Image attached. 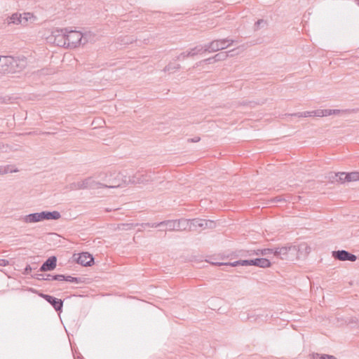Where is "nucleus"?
I'll list each match as a JSON object with an SVG mask.
<instances>
[{"mask_svg":"<svg viewBox=\"0 0 359 359\" xmlns=\"http://www.w3.org/2000/svg\"><path fill=\"white\" fill-rule=\"evenodd\" d=\"M103 189H116L118 187L128 185V172L116 170L104 172Z\"/></svg>","mask_w":359,"mask_h":359,"instance_id":"nucleus-1","label":"nucleus"},{"mask_svg":"<svg viewBox=\"0 0 359 359\" xmlns=\"http://www.w3.org/2000/svg\"><path fill=\"white\" fill-rule=\"evenodd\" d=\"M302 249L305 250L307 253H309L310 248L306 244H302L298 247L289 245L274 248L273 256L283 260H292L293 256L296 255Z\"/></svg>","mask_w":359,"mask_h":359,"instance_id":"nucleus-2","label":"nucleus"},{"mask_svg":"<svg viewBox=\"0 0 359 359\" xmlns=\"http://www.w3.org/2000/svg\"><path fill=\"white\" fill-rule=\"evenodd\" d=\"M61 217V213L58 211H42L25 215L21 219L26 224H33L43 220H57Z\"/></svg>","mask_w":359,"mask_h":359,"instance_id":"nucleus-3","label":"nucleus"},{"mask_svg":"<svg viewBox=\"0 0 359 359\" xmlns=\"http://www.w3.org/2000/svg\"><path fill=\"white\" fill-rule=\"evenodd\" d=\"M155 172L151 170L141 171L138 170L133 176L128 175L129 184H147L158 180Z\"/></svg>","mask_w":359,"mask_h":359,"instance_id":"nucleus-4","label":"nucleus"},{"mask_svg":"<svg viewBox=\"0 0 359 359\" xmlns=\"http://www.w3.org/2000/svg\"><path fill=\"white\" fill-rule=\"evenodd\" d=\"M219 265H226L234 267L238 266H255L260 268H268L271 266V262L266 258H256L252 259H241L229 262L228 264H219Z\"/></svg>","mask_w":359,"mask_h":359,"instance_id":"nucleus-5","label":"nucleus"},{"mask_svg":"<svg viewBox=\"0 0 359 359\" xmlns=\"http://www.w3.org/2000/svg\"><path fill=\"white\" fill-rule=\"evenodd\" d=\"M234 40L229 38L212 40L209 43L203 46L204 53H215L219 50H222L229 47L233 44Z\"/></svg>","mask_w":359,"mask_h":359,"instance_id":"nucleus-6","label":"nucleus"},{"mask_svg":"<svg viewBox=\"0 0 359 359\" xmlns=\"http://www.w3.org/2000/svg\"><path fill=\"white\" fill-rule=\"evenodd\" d=\"M331 177L340 183L357 182V180H359V172H335L334 176Z\"/></svg>","mask_w":359,"mask_h":359,"instance_id":"nucleus-7","label":"nucleus"},{"mask_svg":"<svg viewBox=\"0 0 359 359\" xmlns=\"http://www.w3.org/2000/svg\"><path fill=\"white\" fill-rule=\"evenodd\" d=\"M18 66V61L13 56L6 55L0 57V71L1 72H13Z\"/></svg>","mask_w":359,"mask_h":359,"instance_id":"nucleus-8","label":"nucleus"},{"mask_svg":"<svg viewBox=\"0 0 359 359\" xmlns=\"http://www.w3.org/2000/svg\"><path fill=\"white\" fill-rule=\"evenodd\" d=\"M216 226L214 220L204 219H191V231H197L198 229H212Z\"/></svg>","mask_w":359,"mask_h":359,"instance_id":"nucleus-9","label":"nucleus"},{"mask_svg":"<svg viewBox=\"0 0 359 359\" xmlns=\"http://www.w3.org/2000/svg\"><path fill=\"white\" fill-rule=\"evenodd\" d=\"M68 34V30L66 29H55L52 32V34L49 38L50 40L53 39V43H55L57 46H67V34Z\"/></svg>","mask_w":359,"mask_h":359,"instance_id":"nucleus-10","label":"nucleus"},{"mask_svg":"<svg viewBox=\"0 0 359 359\" xmlns=\"http://www.w3.org/2000/svg\"><path fill=\"white\" fill-rule=\"evenodd\" d=\"M83 34L81 32L71 30L67 31V47H76L81 44L83 40Z\"/></svg>","mask_w":359,"mask_h":359,"instance_id":"nucleus-11","label":"nucleus"},{"mask_svg":"<svg viewBox=\"0 0 359 359\" xmlns=\"http://www.w3.org/2000/svg\"><path fill=\"white\" fill-rule=\"evenodd\" d=\"M73 258L79 264L83 266H90L94 262L93 257L88 252H81L78 255L74 254Z\"/></svg>","mask_w":359,"mask_h":359,"instance_id":"nucleus-12","label":"nucleus"},{"mask_svg":"<svg viewBox=\"0 0 359 359\" xmlns=\"http://www.w3.org/2000/svg\"><path fill=\"white\" fill-rule=\"evenodd\" d=\"M332 254V257H334V259L339 261L355 262L358 259L355 255L352 254L346 250L333 251Z\"/></svg>","mask_w":359,"mask_h":359,"instance_id":"nucleus-13","label":"nucleus"},{"mask_svg":"<svg viewBox=\"0 0 359 359\" xmlns=\"http://www.w3.org/2000/svg\"><path fill=\"white\" fill-rule=\"evenodd\" d=\"M41 296L44 300L51 304L56 311H62L63 301L62 299H57V297L50 294H41Z\"/></svg>","mask_w":359,"mask_h":359,"instance_id":"nucleus-14","label":"nucleus"},{"mask_svg":"<svg viewBox=\"0 0 359 359\" xmlns=\"http://www.w3.org/2000/svg\"><path fill=\"white\" fill-rule=\"evenodd\" d=\"M204 53V47L202 45H199L197 46H195L194 48H191L189 51L187 52H183L180 54H179L177 56L176 60H183L187 58V57H193L197 54L203 53Z\"/></svg>","mask_w":359,"mask_h":359,"instance_id":"nucleus-15","label":"nucleus"},{"mask_svg":"<svg viewBox=\"0 0 359 359\" xmlns=\"http://www.w3.org/2000/svg\"><path fill=\"white\" fill-rule=\"evenodd\" d=\"M57 265V258L55 255L50 257L45 262H43L41 266L39 268V271L40 272H46V271H52V270L55 269Z\"/></svg>","mask_w":359,"mask_h":359,"instance_id":"nucleus-16","label":"nucleus"},{"mask_svg":"<svg viewBox=\"0 0 359 359\" xmlns=\"http://www.w3.org/2000/svg\"><path fill=\"white\" fill-rule=\"evenodd\" d=\"M86 189H103L102 182H96L92 177L84 179Z\"/></svg>","mask_w":359,"mask_h":359,"instance_id":"nucleus-17","label":"nucleus"},{"mask_svg":"<svg viewBox=\"0 0 359 359\" xmlns=\"http://www.w3.org/2000/svg\"><path fill=\"white\" fill-rule=\"evenodd\" d=\"M177 231H191V219H177Z\"/></svg>","mask_w":359,"mask_h":359,"instance_id":"nucleus-18","label":"nucleus"},{"mask_svg":"<svg viewBox=\"0 0 359 359\" xmlns=\"http://www.w3.org/2000/svg\"><path fill=\"white\" fill-rule=\"evenodd\" d=\"M340 109H316L315 110V115L318 117L327 116L333 114H339Z\"/></svg>","mask_w":359,"mask_h":359,"instance_id":"nucleus-19","label":"nucleus"},{"mask_svg":"<svg viewBox=\"0 0 359 359\" xmlns=\"http://www.w3.org/2000/svg\"><path fill=\"white\" fill-rule=\"evenodd\" d=\"M165 226L166 231H177V219H168L160 222V226Z\"/></svg>","mask_w":359,"mask_h":359,"instance_id":"nucleus-20","label":"nucleus"},{"mask_svg":"<svg viewBox=\"0 0 359 359\" xmlns=\"http://www.w3.org/2000/svg\"><path fill=\"white\" fill-rule=\"evenodd\" d=\"M235 49H232L228 52H220L213 55V59L216 62L223 61L228 58L229 56H233L235 55Z\"/></svg>","mask_w":359,"mask_h":359,"instance_id":"nucleus-21","label":"nucleus"},{"mask_svg":"<svg viewBox=\"0 0 359 359\" xmlns=\"http://www.w3.org/2000/svg\"><path fill=\"white\" fill-rule=\"evenodd\" d=\"M255 254H258L257 252H255V250H243V249H241V250L234 252V257L248 258L252 257V256L255 255Z\"/></svg>","mask_w":359,"mask_h":359,"instance_id":"nucleus-22","label":"nucleus"},{"mask_svg":"<svg viewBox=\"0 0 359 359\" xmlns=\"http://www.w3.org/2000/svg\"><path fill=\"white\" fill-rule=\"evenodd\" d=\"M7 22L8 25L10 24H14V25H19V24H23L22 22V17L21 14H19L18 13H13L11 15L10 18H8Z\"/></svg>","mask_w":359,"mask_h":359,"instance_id":"nucleus-23","label":"nucleus"},{"mask_svg":"<svg viewBox=\"0 0 359 359\" xmlns=\"http://www.w3.org/2000/svg\"><path fill=\"white\" fill-rule=\"evenodd\" d=\"M62 281H67L75 283H81L83 282V278H74V276H66L63 274H62Z\"/></svg>","mask_w":359,"mask_h":359,"instance_id":"nucleus-24","label":"nucleus"},{"mask_svg":"<svg viewBox=\"0 0 359 359\" xmlns=\"http://www.w3.org/2000/svg\"><path fill=\"white\" fill-rule=\"evenodd\" d=\"M180 67L179 63L169 62L163 70L165 72H173V71L179 69Z\"/></svg>","mask_w":359,"mask_h":359,"instance_id":"nucleus-25","label":"nucleus"},{"mask_svg":"<svg viewBox=\"0 0 359 359\" xmlns=\"http://www.w3.org/2000/svg\"><path fill=\"white\" fill-rule=\"evenodd\" d=\"M274 248H264V249H258L257 250H255V252H257L258 254H255V255H268L270 254L273 255Z\"/></svg>","mask_w":359,"mask_h":359,"instance_id":"nucleus-26","label":"nucleus"},{"mask_svg":"<svg viewBox=\"0 0 359 359\" xmlns=\"http://www.w3.org/2000/svg\"><path fill=\"white\" fill-rule=\"evenodd\" d=\"M313 359H337L334 355H326V354H319L315 353L312 355Z\"/></svg>","mask_w":359,"mask_h":359,"instance_id":"nucleus-27","label":"nucleus"},{"mask_svg":"<svg viewBox=\"0 0 359 359\" xmlns=\"http://www.w3.org/2000/svg\"><path fill=\"white\" fill-rule=\"evenodd\" d=\"M314 113H315V110L311 111L310 112H309V111H305L304 112H299V113L294 114L292 115L298 116V117L316 116V115H315Z\"/></svg>","mask_w":359,"mask_h":359,"instance_id":"nucleus-28","label":"nucleus"},{"mask_svg":"<svg viewBox=\"0 0 359 359\" xmlns=\"http://www.w3.org/2000/svg\"><path fill=\"white\" fill-rule=\"evenodd\" d=\"M62 274H46V280L62 281Z\"/></svg>","mask_w":359,"mask_h":359,"instance_id":"nucleus-29","label":"nucleus"},{"mask_svg":"<svg viewBox=\"0 0 359 359\" xmlns=\"http://www.w3.org/2000/svg\"><path fill=\"white\" fill-rule=\"evenodd\" d=\"M139 225L141 226L142 228H145L147 226L156 228L161 226V222H159L158 223H143Z\"/></svg>","mask_w":359,"mask_h":359,"instance_id":"nucleus-30","label":"nucleus"},{"mask_svg":"<svg viewBox=\"0 0 359 359\" xmlns=\"http://www.w3.org/2000/svg\"><path fill=\"white\" fill-rule=\"evenodd\" d=\"M32 277L33 278H35L36 280H46V274H43V273H34V274H32L31 275Z\"/></svg>","mask_w":359,"mask_h":359,"instance_id":"nucleus-31","label":"nucleus"},{"mask_svg":"<svg viewBox=\"0 0 359 359\" xmlns=\"http://www.w3.org/2000/svg\"><path fill=\"white\" fill-rule=\"evenodd\" d=\"M15 172L16 170H9L8 168V166H4L3 168V166H0V175H5V173H7L8 172Z\"/></svg>","mask_w":359,"mask_h":359,"instance_id":"nucleus-32","label":"nucleus"},{"mask_svg":"<svg viewBox=\"0 0 359 359\" xmlns=\"http://www.w3.org/2000/svg\"><path fill=\"white\" fill-rule=\"evenodd\" d=\"M76 184L78 190L86 189L84 180H82L81 182H76Z\"/></svg>","mask_w":359,"mask_h":359,"instance_id":"nucleus-33","label":"nucleus"},{"mask_svg":"<svg viewBox=\"0 0 359 359\" xmlns=\"http://www.w3.org/2000/svg\"><path fill=\"white\" fill-rule=\"evenodd\" d=\"M285 201V199L283 198V197L281 196H276V197H274L272 198L273 203H282V201Z\"/></svg>","mask_w":359,"mask_h":359,"instance_id":"nucleus-34","label":"nucleus"},{"mask_svg":"<svg viewBox=\"0 0 359 359\" xmlns=\"http://www.w3.org/2000/svg\"><path fill=\"white\" fill-rule=\"evenodd\" d=\"M200 62H204V63H206V64H211V63L216 62V61L215 60V59H213V56H212L211 57L205 59V60L201 61Z\"/></svg>","mask_w":359,"mask_h":359,"instance_id":"nucleus-35","label":"nucleus"},{"mask_svg":"<svg viewBox=\"0 0 359 359\" xmlns=\"http://www.w3.org/2000/svg\"><path fill=\"white\" fill-rule=\"evenodd\" d=\"M30 18V13H25L24 16L22 18V25H25L28 21V19Z\"/></svg>","mask_w":359,"mask_h":359,"instance_id":"nucleus-36","label":"nucleus"},{"mask_svg":"<svg viewBox=\"0 0 359 359\" xmlns=\"http://www.w3.org/2000/svg\"><path fill=\"white\" fill-rule=\"evenodd\" d=\"M32 271V267L30 265H27L26 267L24 269V275H29Z\"/></svg>","mask_w":359,"mask_h":359,"instance_id":"nucleus-37","label":"nucleus"},{"mask_svg":"<svg viewBox=\"0 0 359 359\" xmlns=\"http://www.w3.org/2000/svg\"><path fill=\"white\" fill-rule=\"evenodd\" d=\"M266 25V21H265L264 20H262H262H257V21L256 22V23H255V26H256L257 27H261V26H264V25Z\"/></svg>","mask_w":359,"mask_h":359,"instance_id":"nucleus-38","label":"nucleus"},{"mask_svg":"<svg viewBox=\"0 0 359 359\" xmlns=\"http://www.w3.org/2000/svg\"><path fill=\"white\" fill-rule=\"evenodd\" d=\"M200 137H192V138H189L187 142H198L200 141Z\"/></svg>","mask_w":359,"mask_h":359,"instance_id":"nucleus-39","label":"nucleus"},{"mask_svg":"<svg viewBox=\"0 0 359 359\" xmlns=\"http://www.w3.org/2000/svg\"><path fill=\"white\" fill-rule=\"evenodd\" d=\"M9 264L8 260L6 259H0V266H6Z\"/></svg>","mask_w":359,"mask_h":359,"instance_id":"nucleus-40","label":"nucleus"},{"mask_svg":"<svg viewBox=\"0 0 359 359\" xmlns=\"http://www.w3.org/2000/svg\"><path fill=\"white\" fill-rule=\"evenodd\" d=\"M69 189L70 190H78L76 182H73V183L70 184H69Z\"/></svg>","mask_w":359,"mask_h":359,"instance_id":"nucleus-41","label":"nucleus"},{"mask_svg":"<svg viewBox=\"0 0 359 359\" xmlns=\"http://www.w3.org/2000/svg\"><path fill=\"white\" fill-rule=\"evenodd\" d=\"M252 317V316H250V315L248 316V318H249V319L251 318Z\"/></svg>","mask_w":359,"mask_h":359,"instance_id":"nucleus-42","label":"nucleus"}]
</instances>
